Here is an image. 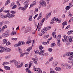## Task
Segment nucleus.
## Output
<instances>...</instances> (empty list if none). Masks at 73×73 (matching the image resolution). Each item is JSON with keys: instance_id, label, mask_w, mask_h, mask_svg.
Here are the masks:
<instances>
[{"instance_id": "obj_41", "label": "nucleus", "mask_w": 73, "mask_h": 73, "mask_svg": "<svg viewBox=\"0 0 73 73\" xmlns=\"http://www.w3.org/2000/svg\"><path fill=\"white\" fill-rule=\"evenodd\" d=\"M68 62L69 63H73V59H70V61H68Z\"/></svg>"}, {"instance_id": "obj_39", "label": "nucleus", "mask_w": 73, "mask_h": 73, "mask_svg": "<svg viewBox=\"0 0 73 73\" xmlns=\"http://www.w3.org/2000/svg\"><path fill=\"white\" fill-rule=\"evenodd\" d=\"M5 13H9V10H4L3 11Z\"/></svg>"}, {"instance_id": "obj_48", "label": "nucleus", "mask_w": 73, "mask_h": 73, "mask_svg": "<svg viewBox=\"0 0 73 73\" xmlns=\"http://www.w3.org/2000/svg\"><path fill=\"white\" fill-rule=\"evenodd\" d=\"M70 54V53L69 52H67L66 53V56H69Z\"/></svg>"}, {"instance_id": "obj_44", "label": "nucleus", "mask_w": 73, "mask_h": 73, "mask_svg": "<svg viewBox=\"0 0 73 73\" xmlns=\"http://www.w3.org/2000/svg\"><path fill=\"white\" fill-rule=\"evenodd\" d=\"M17 7V6L16 5H15L14 6H13V7H12V9H15Z\"/></svg>"}, {"instance_id": "obj_49", "label": "nucleus", "mask_w": 73, "mask_h": 73, "mask_svg": "<svg viewBox=\"0 0 73 73\" xmlns=\"http://www.w3.org/2000/svg\"><path fill=\"white\" fill-rule=\"evenodd\" d=\"M29 20V21H32V17L31 16L30 17Z\"/></svg>"}, {"instance_id": "obj_8", "label": "nucleus", "mask_w": 73, "mask_h": 73, "mask_svg": "<svg viewBox=\"0 0 73 73\" xmlns=\"http://www.w3.org/2000/svg\"><path fill=\"white\" fill-rule=\"evenodd\" d=\"M9 32L8 33H4L2 35V37H7L8 36H9Z\"/></svg>"}, {"instance_id": "obj_26", "label": "nucleus", "mask_w": 73, "mask_h": 73, "mask_svg": "<svg viewBox=\"0 0 73 73\" xmlns=\"http://www.w3.org/2000/svg\"><path fill=\"white\" fill-rule=\"evenodd\" d=\"M4 68L5 69H6V70H10L11 69L10 68V67H9L5 66L4 67Z\"/></svg>"}, {"instance_id": "obj_5", "label": "nucleus", "mask_w": 73, "mask_h": 73, "mask_svg": "<svg viewBox=\"0 0 73 73\" xmlns=\"http://www.w3.org/2000/svg\"><path fill=\"white\" fill-rule=\"evenodd\" d=\"M41 32L43 34H45V33H46L47 32V28L46 27H44L42 29Z\"/></svg>"}, {"instance_id": "obj_18", "label": "nucleus", "mask_w": 73, "mask_h": 73, "mask_svg": "<svg viewBox=\"0 0 73 73\" xmlns=\"http://www.w3.org/2000/svg\"><path fill=\"white\" fill-rule=\"evenodd\" d=\"M49 37V35H45L43 36V38L44 39H46V38H48Z\"/></svg>"}, {"instance_id": "obj_30", "label": "nucleus", "mask_w": 73, "mask_h": 73, "mask_svg": "<svg viewBox=\"0 0 73 73\" xmlns=\"http://www.w3.org/2000/svg\"><path fill=\"white\" fill-rule=\"evenodd\" d=\"M32 49V46L28 48L27 49V51L28 52H29V51H30Z\"/></svg>"}, {"instance_id": "obj_33", "label": "nucleus", "mask_w": 73, "mask_h": 73, "mask_svg": "<svg viewBox=\"0 0 73 73\" xmlns=\"http://www.w3.org/2000/svg\"><path fill=\"white\" fill-rule=\"evenodd\" d=\"M67 67L66 68L68 69H70L71 68V66L69 65H68L67 66H66Z\"/></svg>"}, {"instance_id": "obj_56", "label": "nucleus", "mask_w": 73, "mask_h": 73, "mask_svg": "<svg viewBox=\"0 0 73 73\" xmlns=\"http://www.w3.org/2000/svg\"><path fill=\"white\" fill-rule=\"evenodd\" d=\"M24 54H25L24 53L22 54L20 56V57H23L24 56Z\"/></svg>"}, {"instance_id": "obj_52", "label": "nucleus", "mask_w": 73, "mask_h": 73, "mask_svg": "<svg viewBox=\"0 0 73 73\" xmlns=\"http://www.w3.org/2000/svg\"><path fill=\"white\" fill-rule=\"evenodd\" d=\"M66 10H69V9H70V6H67L66 7Z\"/></svg>"}, {"instance_id": "obj_23", "label": "nucleus", "mask_w": 73, "mask_h": 73, "mask_svg": "<svg viewBox=\"0 0 73 73\" xmlns=\"http://www.w3.org/2000/svg\"><path fill=\"white\" fill-rule=\"evenodd\" d=\"M15 65H16V66H17V65H19V64L20 63V62H19V63L18 62H17V61L16 60H15Z\"/></svg>"}, {"instance_id": "obj_57", "label": "nucleus", "mask_w": 73, "mask_h": 73, "mask_svg": "<svg viewBox=\"0 0 73 73\" xmlns=\"http://www.w3.org/2000/svg\"><path fill=\"white\" fill-rule=\"evenodd\" d=\"M64 42H66V44L67 45H69V44H70V43H69V41H68V40H67V41Z\"/></svg>"}, {"instance_id": "obj_37", "label": "nucleus", "mask_w": 73, "mask_h": 73, "mask_svg": "<svg viewBox=\"0 0 73 73\" xmlns=\"http://www.w3.org/2000/svg\"><path fill=\"white\" fill-rule=\"evenodd\" d=\"M38 12V8H35V10L34 11V13H36V12Z\"/></svg>"}, {"instance_id": "obj_10", "label": "nucleus", "mask_w": 73, "mask_h": 73, "mask_svg": "<svg viewBox=\"0 0 73 73\" xmlns=\"http://www.w3.org/2000/svg\"><path fill=\"white\" fill-rule=\"evenodd\" d=\"M27 9L25 7V6L24 7H19L18 8V9L19 10H20L21 9V10H23V11H25L26 9Z\"/></svg>"}, {"instance_id": "obj_46", "label": "nucleus", "mask_w": 73, "mask_h": 73, "mask_svg": "<svg viewBox=\"0 0 73 73\" xmlns=\"http://www.w3.org/2000/svg\"><path fill=\"white\" fill-rule=\"evenodd\" d=\"M68 15L69 16V17H71L72 16V15L70 13V11H69L68 14Z\"/></svg>"}, {"instance_id": "obj_19", "label": "nucleus", "mask_w": 73, "mask_h": 73, "mask_svg": "<svg viewBox=\"0 0 73 73\" xmlns=\"http://www.w3.org/2000/svg\"><path fill=\"white\" fill-rule=\"evenodd\" d=\"M32 60H33V62H34L36 64H37V60H36L35 58H32Z\"/></svg>"}, {"instance_id": "obj_20", "label": "nucleus", "mask_w": 73, "mask_h": 73, "mask_svg": "<svg viewBox=\"0 0 73 73\" xmlns=\"http://www.w3.org/2000/svg\"><path fill=\"white\" fill-rule=\"evenodd\" d=\"M38 35L39 36H42L44 35V34L41 32H39L38 33Z\"/></svg>"}, {"instance_id": "obj_28", "label": "nucleus", "mask_w": 73, "mask_h": 73, "mask_svg": "<svg viewBox=\"0 0 73 73\" xmlns=\"http://www.w3.org/2000/svg\"><path fill=\"white\" fill-rule=\"evenodd\" d=\"M36 2H35V3L31 4L30 5V6L29 7V8H31L32 7H33L34 6V5H36Z\"/></svg>"}, {"instance_id": "obj_61", "label": "nucleus", "mask_w": 73, "mask_h": 73, "mask_svg": "<svg viewBox=\"0 0 73 73\" xmlns=\"http://www.w3.org/2000/svg\"><path fill=\"white\" fill-rule=\"evenodd\" d=\"M14 4H15L14 3H12L11 5V7H13V5H14Z\"/></svg>"}, {"instance_id": "obj_3", "label": "nucleus", "mask_w": 73, "mask_h": 73, "mask_svg": "<svg viewBox=\"0 0 73 73\" xmlns=\"http://www.w3.org/2000/svg\"><path fill=\"white\" fill-rule=\"evenodd\" d=\"M3 50H5V52H9L11 50L10 48H7V47H4L3 48Z\"/></svg>"}, {"instance_id": "obj_22", "label": "nucleus", "mask_w": 73, "mask_h": 73, "mask_svg": "<svg viewBox=\"0 0 73 73\" xmlns=\"http://www.w3.org/2000/svg\"><path fill=\"white\" fill-rule=\"evenodd\" d=\"M57 21H58V23H62V19H58L57 18L56 19Z\"/></svg>"}, {"instance_id": "obj_43", "label": "nucleus", "mask_w": 73, "mask_h": 73, "mask_svg": "<svg viewBox=\"0 0 73 73\" xmlns=\"http://www.w3.org/2000/svg\"><path fill=\"white\" fill-rule=\"evenodd\" d=\"M55 45V43H52L51 45V48H53V46H54Z\"/></svg>"}, {"instance_id": "obj_60", "label": "nucleus", "mask_w": 73, "mask_h": 73, "mask_svg": "<svg viewBox=\"0 0 73 73\" xmlns=\"http://www.w3.org/2000/svg\"><path fill=\"white\" fill-rule=\"evenodd\" d=\"M3 23H4V22H0V27H1V26H2V25L3 24Z\"/></svg>"}, {"instance_id": "obj_21", "label": "nucleus", "mask_w": 73, "mask_h": 73, "mask_svg": "<svg viewBox=\"0 0 73 73\" xmlns=\"http://www.w3.org/2000/svg\"><path fill=\"white\" fill-rule=\"evenodd\" d=\"M61 65L62 66L64 67V66H68V63H62Z\"/></svg>"}, {"instance_id": "obj_50", "label": "nucleus", "mask_w": 73, "mask_h": 73, "mask_svg": "<svg viewBox=\"0 0 73 73\" xmlns=\"http://www.w3.org/2000/svg\"><path fill=\"white\" fill-rule=\"evenodd\" d=\"M25 26H23L21 29V30L22 31H23V30H24V29H25Z\"/></svg>"}, {"instance_id": "obj_17", "label": "nucleus", "mask_w": 73, "mask_h": 73, "mask_svg": "<svg viewBox=\"0 0 73 73\" xmlns=\"http://www.w3.org/2000/svg\"><path fill=\"white\" fill-rule=\"evenodd\" d=\"M18 50L19 51V52L20 54H21L23 53V51H22V50H21V48L20 47L18 48Z\"/></svg>"}, {"instance_id": "obj_53", "label": "nucleus", "mask_w": 73, "mask_h": 73, "mask_svg": "<svg viewBox=\"0 0 73 73\" xmlns=\"http://www.w3.org/2000/svg\"><path fill=\"white\" fill-rule=\"evenodd\" d=\"M11 12L12 14H15V13H16V12L13 11H11Z\"/></svg>"}, {"instance_id": "obj_15", "label": "nucleus", "mask_w": 73, "mask_h": 73, "mask_svg": "<svg viewBox=\"0 0 73 73\" xmlns=\"http://www.w3.org/2000/svg\"><path fill=\"white\" fill-rule=\"evenodd\" d=\"M26 72L28 73H33L32 72H31L29 69L27 68L26 69Z\"/></svg>"}, {"instance_id": "obj_27", "label": "nucleus", "mask_w": 73, "mask_h": 73, "mask_svg": "<svg viewBox=\"0 0 73 73\" xmlns=\"http://www.w3.org/2000/svg\"><path fill=\"white\" fill-rule=\"evenodd\" d=\"M9 62H4L3 64V66H5V65H6L7 64H9Z\"/></svg>"}, {"instance_id": "obj_45", "label": "nucleus", "mask_w": 73, "mask_h": 73, "mask_svg": "<svg viewBox=\"0 0 73 73\" xmlns=\"http://www.w3.org/2000/svg\"><path fill=\"white\" fill-rule=\"evenodd\" d=\"M37 71L38 72H40L41 71V69L40 68H37Z\"/></svg>"}, {"instance_id": "obj_64", "label": "nucleus", "mask_w": 73, "mask_h": 73, "mask_svg": "<svg viewBox=\"0 0 73 73\" xmlns=\"http://www.w3.org/2000/svg\"><path fill=\"white\" fill-rule=\"evenodd\" d=\"M47 29L48 30H49L50 29H51V27H50V26H49V27H47Z\"/></svg>"}, {"instance_id": "obj_7", "label": "nucleus", "mask_w": 73, "mask_h": 73, "mask_svg": "<svg viewBox=\"0 0 73 73\" xmlns=\"http://www.w3.org/2000/svg\"><path fill=\"white\" fill-rule=\"evenodd\" d=\"M29 1H27L25 2L24 3V5H25V7L27 8L28 7V5H29Z\"/></svg>"}, {"instance_id": "obj_58", "label": "nucleus", "mask_w": 73, "mask_h": 73, "mask_svg": "<svg viewBox=\"0 0 73 73\" xmlns=\"http://www.w3.org/2000/svg\"><path fill=\"white\" fill-rule=\"evenodd\" d=\"M50 7H51V5H50V4L48 5L47 7V9H49V8H50Z\"/></svg>"}, {"instance_id": "obj_24", "label": "nucleus", "mask_w": 73, "mask_h": 73, "mask_svg": "<svg viewBox=\"0 0 73 73\" xmlns=\"http://www.w3.org/2000/svg\"><path fill=\"white\" fill-rule=\"evenodd\" d=\"M23 63H21L20 65H17V68H20L22 67V66H23Z\"/></svg>"}, {"instance_id": "obj_34", "label": "nucleus", "mask_w": 73, "mask_h": 73, "mask_svg": "<svg viewBox=\"0 0 73 73\" xmlns=\"http://www.w3.org/2000/svg\"><path fill=\"white\" fill-rule=\"evenodd\" d=\"M39 48L40 50H42V49H44V47H42V45H40Z\"/></svg>"}, {"instance_id": "obj_35", "label": "nucleus", "mask_w": 73, "mask_h": 73, "mask_svg": "<svg viewBox=\"0 0 73 73\" xmlns=\"http://www.w3.org/2000/svg\"><path fill=\"white\" fill-rule=\"evenodd\" d=\"M70 56H71V58H73V52H72L70 53Z\"/></svg>"}, {"instance_id": "obj_11", "label": "nucleus", "mask_w": 73, "mask_h": 73, "mask_svg": "<svg viewBox=\"0 0 73 73\" xmlns=\"http://www.w3.org/2000/svg\"><path fill=\"white\" fill-rule=\"evenodd\" d=\"M44 50H40L39 52V54L40 55H42V56H43L44 54L43 53H44Z\"/></svg>"}, {"instance_id": "obj_31", "label": "nucleus", "mask_w": 73, "mask_h": 73, "mask_svg": "<svg viewBox=\"0 0 73 73\" xmlns=\"http://www.w3.org/2000/svg\"><path fill=\"white\" fill-rule=\"evenodd\" d=\"M8 27V26L6 25H5L3 26L2 28V30H4V29H5V28H7Z\"/></svg>"}, {"instance_id": "obj_1", "label": "nucleus", "mask_w": 73, "mask_h": 73, "mask_svg": "<svg viewBox=\"0 0 73 73\" xmlns=\"http://www.w3.org/2000/svg\"><path fill=\"white\" fill-rule=\"evenodd\" d=\"M64 40L63 39H62V41H64V42H65V41H67V40L69 39V41L70 42H72L73 41V40L72 38H71V36H66V35H64Z\"/></svg>"}, {"instance_id": "obj_4", "label": "nucleus", "mask_w": 73, "mask_h": 73, "mask_svg": "<svg viewBox=\"0 0 73 73\" xmlns=\"http://www.w3.org/2000/svg\"><path fill=\"white\" fill-rule=\"evenodd\" d=\"M32 29V28L30 27H26L25 29V32L26 33H27V32H30V31H31Z\"/></svg>"}, {"instance_id": "obj_2", "label": "nucleus", "mask_w": 73, "mask_h": 73, "mask_svg": "<svg viewBox=\"0 0 73 73\" xmlns=\"http://www.w3.org/2000/svg\"><path fill=\"white\" fill-rule=\"evenodd\" d=\"M40 3L41 4L42 7H45L46 6V2L44 0H42L40 1Z\"/></svg>"}, {"instance_id": "obj_29", "label": "nucleus", "mask_w": 73, "mask_h": 73, "mask_svg": "<svg viewBox=\"0 0 73 73\" xmlns=\"http://www.w3.org/2000/svg\"><path fill=\"white\" fill-rule=\"evenodd\" d=\"M10 3V1L9 0L7 1L5 3V6H6V5H8V4H9Z\"/></svg>"}, {"instance_id": "obj_51", "label": "nucleus", "mask_w": 73, "mask_h": 73, "mask_svg": "<svg viewBox=\"0 0 73 73\" xmlns=\"http://www.w3.org/2000/svg\"><path fill=\"white\" fill-rule=\"evenodd\" d=\"M72 31H69L68 33V35H71V34H72Z\"/></svg>"}, {"instance_id": "obj_38", "label": "nucleus", "mask_w": 73, "mask_h": 73, "mask_svg": "<svg viewBox=\"0 0 73 73\" xmlns=\"http://www.w3.org/2000/svg\"><path fill=\"white\" fill-rule=\"evenodd\" d=\"M39 52H40L38 50H36L35 51V54H39Z\"/></svg>"}, {"instance_id": "obj_40", "label": "nucleus", "mask_w": 73, "mask_h": 73, "mask_svg": "<svg viewBox=\"0 0 73 73\" xmlns=\"http://www.w3.org/2000/svg\"><path fill=\"white\" fill-rule=\"evenodd\" d=\"M3 43L4 44H6L7 42V39H3Z\"/></svg>"}, {"instance_id": "obj_54", "label": "nucleus", "mask_w": 73, "mask_h": 73, "mask_svg": "<svg viewBox=\"0 0 73 73\" xmlns=\"http://www.w3.org/2000/svg\"><path fill=\"white\" fill-rule=\"evenodd\" d=\"M53 57H51L49 59V61H52V60H53Z\"/></svg>"}, {"instance_id": "obj_6", "label": "nucleus", "mask_w": 73, "mask_h": 73, "mask_svg": "<svg viewBox=\"0 0 73 73\" xmlns=\"http://www.w3.org/2000/svg\"><path fill=\"white\" fill-rule=\"evenodd\" d=\"M15 15L11 14L9 13H8L7 15H6L7 18V17L9 18L13 17H15Z\"/></svg>"}, {"instance_id": "obj_62", "label": "nucleus", "mask_w": 73, "mask_h": 73, "mask_svg": "<svg viewBox=\"0 0 73 73\" xmlns=\"http://www.w3.org/2000/svg\"><path fill=\"white\" fill-rule=\"evenodd\" d=\"M31 40L28 41L26 42V44H29L30 43H31Z\"/></svg>"}, {"instance_id": "obj_32", "label": "nucleus", "mask_w": 73, "mask_h": 73, "mask_svg": "<svg viewBox=\"0 0 73 73\" xmlns=\"http://www.w3.org/2000/svg\"><path fill=\"white\" fill-rule=\"evenodd\" d=\"M45 20V18H43L41 22H40V25H42V23H44V20Z\"/></svg>"}, {"instance_id": "obj_14", "label": "nucleus", "mask_w": 73, "mask_h": 73, "mask_svg": "<svg viewBox=\"0 0 73 73\" xmlns=\"http://www.w3.org/2000/svg\"><path fill=\"white\" fill-rule=\"evenodd\" d=\"M55 69L56 71H60V70H61V68L58 67H56Z\"/></svg>"}, {"instance_id": "obj_12", "label": "nucleus", "mask_w": 73, "mask_h": 73, "mask_svg": "<svg viewBox=\"0 0 73 73\" xmlns=\"http://www.w3.org/2000/svg\"><path fill=\"white\" fill-rule=\"evenodd\" d=\"M38 25H39V23L38 24V25L37 26V28H38V31H40V30L41 29V25H40V23L39 26H38Z\"/></svg>"}, {"instance_id": "obj_42", "label": "nucleus", "mask_w": 73, "mask_h": 73, "mask_svg": "<svg viewBox=\"0 0 73 73\" xmlns=\"http://www.w3.org/2000/svg\"><path fill=\"white\" fill-rule=\"evenodd\" d=\"M61 37V35H60L58 36L57 37V39H60Z\"/></svg>"}, {"instance_id": "obj_59", "label": "nucleus", "mask_w": 73, "mask_h": 73, "mask_svg": "<svg viewBox=\"0 0 73 73\" xmlns=\"http://www.w3.org/2000/svg\"><path fill=\"white\" fill-rule=\"evenodd\" d=\"M48 50L49 52H52L53 49L52 48H49Z\"/></svg>"}, {"instance_id": "obj_13", "label": "nucleus", "mask_w": 73, "mask_h": 73, "mask_svg": "<svg viewBox=\"0 0 73 73\" xmlns=\"http://www.w3.org/2000/svg\"><path fill=\"white\" fill-rule=\"evenodd\" d=\"M57 64H58V62H54L52 63V66L54 67L56 66L57 65Z\"/></svg>"}, {"instance_id": "obj_9", "label": "nucleus", "mask_w": 73, "mask_h": 73, "mask_svg": "<svg viewBox=\"0 0 73 73\" xmlns=\"http://www.w3.org/2000/svg\"><path fill=\"white\" fill-rule=\"evenodd\" d=\"M0 17L2 19H5L7 18V15H4L3 14H0Z\"/></svg>"}, {"instance_id": "obj_36", "label": "nucleus", "mask_w": 73, "mask_h": 73, "mask_svg": "<svg viewBox=\"0 0 73 73\" xmlns=\"http://www.w3.org/2000/svg\"><path fill=\"white\" fill-rule=\"evenodd\" d=\"M62 25L63 26H64V25H67V22L65 21L64 22L62 23Z\"/></svg>"}, {"instance_id": "obj_16", "label": "nucleus", "mask_w": 73, "mask_h": 73, "mask_svg": "<svg viewBox=\"0 0 73 73\" xmlns=\"http://www.w3.org/2000/svg\"><path fill=\"white\" fill-rule=\"evenodd\" d=\"M11 58V55H10L8 56H5V59L6 60L7 59H9L10 58Z\"/></svg>"}, {"instance_id": "obj_55", "label": "nucleus", "mask_w": 73, "mask_h": 73, "mask_svg": "<svg viewBox=\"0 0 73 73\" xmlns=\"http://www.w3.org/2000/svg\"><path fill=\"white\" fill-rule=\"evenodd\" d=\"M11 45V43L9 42H8L6 43V45Z\"/></svg>"}, {"instance_id": "obj_25", "label": "nucleus", "mask_w": 73, "mask_h": 73, "mask_svg": "<svg viewBox=\"0 0 73 73\" xmlns=\"http://www.w3.org/2000/svg\"><path fill=\"white\" fill-rule=\"evenodd\" d=\"M16 34V32L15 31H13L11 32V36H13L14 35H15Z\"/></svg>"}, {"instance_id": "obj_47", "label": "nucleus", "mask_w": 73, "mask_h": 73, "mask_svg": "<svg viewBox=\"0 0 73 73\" xmlns=\"http://www.w3.org/2000/svg\"><path fill=\"white\" fill-rule=\"evenodd\" d=\"M56 20V18L54 17V18H52V21H55Z\"/></svg>"}, {"instance_id": "obj_63", "label": "nucleus", "mask_w": 73, "mask_h": 73, "mask_svg": "<svg viewBox=\"0 0 73 73\" xmlns=\"http://www.w3.org/2000/svg\"><path fill=\"white\" fill-rule=\"evenodd\" d=\"M70 25H68V26L66 28H65V29H68V28H70Z\"/></svg>"}]
</instances>
